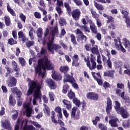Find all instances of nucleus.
<instances>
[{
	"mask_svg": "<svg viewBox=\"0 0 130 130\" xmlns=\"http://www.w3.org/2000/svg\"><path fill=\"white\" fill-rule=\"evenodd\" d=\"M70 83L72 84L74 89H79V85H78V84L76 83V80L74 79V80H73L72 82H70Z\"/></svg>",
	"mask_w": 130,
	"mask_h": 130,
	"instance_id": "obj_54",
	"label": "nucleus"
},
{
	"mask_svg": "<svg viewBox=\"0 0 130 130\" xmlns=\"http://www.w3.org/2000/svg\"><path fill=\"white\" fill-rule=\"evenodd\" d=\"M107 64L108 66V68H109L110 69H112V62H111V60L110 59L107 60Z\"/></svg>",
	"mask_w": 130,
	"mask_h": 130,
	"instance_id": "obj_58",
	"label": "nucleus"
},
{
	"mask_svg": "<svg viewBox=\"0 0 130 130\" xmlns=\"http://www.w3.org/2000/svg\"><path fill=\"white\" fill-rule=\"evenodd\" d=\"M23 126H27L28 125V121L24 120L20 121V125L21 127L23 126Z\"/></svg>",
	"mask_w": 130,
	"mask_h": 130,
	"instance_id": "obj_55",
	"label": "nucleus"
},
{
	"mask_svg": "<svg viewBox=\"0 0 130 130\" xmlns=\"http://www.w3.org/2000/svg\"><path fill=\"white\" fill-rule=\"evenodd\" d=\"M64 7L67 9V13L69 15H72V18L75 21H78L80 19V16H81V10L80 9H75L72 12V8L70 6V4L67 2H64Z\"/></svg>",
	"mask_w": 130,
	"mask_h": 130,
	"instance_id": "obj_4",
	"label": "nucleus"
},
{
	"mask_svg": "<svg viewBox=\"0 0 130 130\" xmlns=\"http://www.w3.org/2000/svg\"><path fill=\"white\" fill-rule=\"evenodd\" d=\"M84 61L85 62H86V66L90 67V57L87 56V58L85 57L84 58Z\"/></svg>",
	"mask_w": 130,
	"mask_h": 130,
	"instance_id": "obj_57",
	"label": "nucleus"
},
{
	"mask_svg": "<svg viewBox=\"0 0 130 130\" xmlns=\"http://www.w3.org/2000/svg\"><path fill=\"white\" fill-rule=\"evenodd\" d=\"M107 19H108V20L107 21V24H109V23H114V17L111 16H109Z\"/></svg>",
	"mask_w": 130,
	"mask_h": 130,
	"instance_id": "obj_50",
	"label": "nucleus"
},
{
	"mask_svg": "<svg viewBox=\"0 0 130 130\" xmlns=\"http://www.w3.org/2000/svg\"><path fill=\"white\" fill-rule=\"evenodd\" d=\"M5 69L7 70L6 77L8 78L9 75H11V73H12V68H10L9 67H5Z\"/></svg>",
	"mask_w": 130,
	"mask_h": 130,
	"instance_id": "obj_51",
	"label": "nucleus"
},
{
	"mask_svg": "<svg viewBox=\"0 0 130 130\" xmlns=\"http://www.w3.org/2000/svg\"><path fill=\"white\" fill-rule=\"evenodd\" d=\"M72 66L73 67H76L77 68V67H79L80 65V63H79V56L77 54L74 55L72 57Z\"/></svg>",
	"mask_w": 130,
	"mask_h": 130,
	"instance_id": "obj_17",
	"label": "nucleus"
},
{
	"mask_svg": "<svg viewBox=\"0 0 130 130\" xmlns=\"http://www.w3.org/2000/svg\"><path fill=\"white\" fill-rule=\"evenodd\" d=\"M23 108L25 109L26 116L27 117H30L33 110H32V108H31V107H30V104L24 103L23 104Z\"/></svg>",
	"mask_w": 130,
	"mask_h": 130,
	"instance_id": "obj_13",
	"label": "nucleus"
},
{
	"mask_svg": "<svg viewBox=\"0 0 130 130\" xmlns=\"http://www.w3.org/2000/svg\"><path fill=\"white\" fill-rule=\"evenodd\" d=\"M90 29L93 34H97L98 33V29H97V26L95 25L94 23H91L89 26Z\"/></svg>",
	"mask_w": 130,
	"mask_h": 130,
	"instance_id": "obj_26",
	"label": "nucleus"
},
{
	"mask_svg": "<svg viewBox=\"0 0 130 130\" xmlns=\"http://www.w3.org/2000/svg\"><path fill=\"white\" fill-rule=\"evenodd\" d=\"M62 102L64 105V107H66L68 110L72 109V103H71V102L64 99L62 100Z\"/></svg>",
	"mask_w": 130,
	"mask_h": 130,
	"instance_id": "obj_23",
	"label": "nucleus"
},
{
	"mask_svg": "<svg viewBox=\"0 0 130 130\" xmlns=\"http://www.w3.org/2000/svg\"><path fill=\"white\" fill-rule=\"evenodd\" d=\"M30 30L29 31V36L31 40H33L34 39V36L33 35V31H34V28L33 27L29 26Z\"/></svg>",
	"mask_w": 130,
	"mask_h": 130,
	"instance_id": "obj_40",
	"label": "nucleus"
},
{
	"mask_svg": "<svg viewBox=\"0 0 130 130\" xmlns=\"http://www.w3.org/2000/svg\"><path fill=\"white\" fill-rule=\"evenodd\" d=\"M78 109V108L77 107H73L72 109L71 110V118H74L75 120H78V119H80V114H81L80 110H78L77 111V110Z\"/></svg>",
	"mask_w": 130,
	"mask_h": 130,
	"instance_id": "obj_7",
	"label": "nucleus"
},
{
	"mask_svg": "<svg viewBox=\"0 0 130 130\" xmlns=\"http://www.w3.org/2000/svg\"><path fill=\"white\" fill-rule=\"evenodd\" d=\"M95 72L92 73V75L93 79L95 81H96L98 85H99L100 86H102L103 85V81H102V80L101 79L98 78V77L95 76Z\"/></svg>",
	"mask_w": 130,
	"mask_h": 130,
	"instance_id": "obj_25",
	"label": "nucleus"
},
{
	"mask_svg": "<svg viewBox=\"0 0 130 130\" xmlns=\"http://www.w3.org/2000/svg\"><path fill=\"white\" fill-rule=\"evenodd\" d=\"M57 34H58V28L57 27V26H55L50 32V35L48 37L49 41L47 43L48 50L49 52L51 53V54H54V50L56 52H58V49L61 48V46L60 45L53 44L54 37H55V35H57Z\"/></svg>",
	"mask_w": 130,
	"mask_h": 130,
	"instance_id": "obj_2",
	"label": "nucleus"
},
{
	"mask_svg": "<svg viewBox=\"0 0 130 130\" xmlns=\"http://www.w3.org/2000/svg\"><path fill=\"white\" fill-rule=\"evenodd\" d=\"M19 18L23 23L26 22V16H25L23 13H20L19 14Z\"/></svg>",
	"mask_w": 130,
	"mask_h": 130,
	"instance_id": "obj_53",
	"label": "nucleus"
},
{
	"mask_svg": "<svg viewBox=\"0 0 130 130\" xmlns=\"http://www.w3.org/2000/svg\"><path fill=\"white\" fill-rule=\"evenodd\" d=\"M74 75L72 73V75L66 73L64 74L63 76V83H73V81H74L75 78H74Z\"/></svg>",
	"mask_w": 130,
	"mask_h": 130,
	"instance_id": "obj_12",
	"label": "nucleus"
},
{
	"mask_svg": "<svg viewBox=\"0 0 130 130\" xmlns=\"http://www.w3.org/2000/svg\"><path fill=\"white\" fill-rule=\"evenodd\" d=\"M50 30L48 28H46V30L44 34V38H46L49 35Z\"/></svg>",
	"mask_w": 130,
	"mask_h": 130,
	"instance_id": "obj_59",
	"label": "nucleus"
},
{
	"mask_svg": "<svg viewBox=\"0 0 130 130\" xmlns=\"http://www.w3.org/2000/svg\"><path fill=\"white\" fill-rule=\"evenodd\" d=\"M96 60V58L94 57V55L92 54H90V62L91 63H91H90V67L87 66L88 68H89L90 71L92 70H95L97 67V63L95 61Z\"/></svg>",
	"mask_w": 130,
	"mask_h": 130,
	"instance_id": "obj_14",
	"label": "nucleus"
},
{
	"mask_svg": "<svg viewBox=\"0 0 130 130\" xmlns=\"http://www.w3.org/2000/svg\"><path fill=\"white\" fill-rule=\"evenodd\" d=\"M6 83L8 87L13 88V87H15L17 85V79L15 77L11 76L6 81Z\"/></svg>",
	"mask_w": 130,
	"mask_h": 130,
	"instance_id": "obj_11",
	"label": "nucleus"
},
{
	"mask_svg": "<svg viewBox=\"0 0 130 130\" xmlns=\"http://www.w3.org/2000/svg\"><path fill=\"white\" fill-rule=\"evenodd\" d=\"M99 128L101 130H107V126L104 124L100 123L98 124Z\"/></svg>",
	"mask_w": 130,
	"mask_h": 130,
	"instance_id": "obj_47",
	"label": "nucleus"
},
{
	"mask_svg": "<svg viewBox=\"0 0 130 130\" xmlns=\"http://www.w3.org/2000/svg\"><path fill=\"white\" fill-rule=\"evenodd\" d=\"M117 121H119L118 118H115L114 119H111L109 121V123L110 124L112 127H118V124Z\"/></svg>",
	"mask_w": 130,
	"mask_h": 130,
	"instance_id": "obj_20",
	"label": "nucleus"
},
{
	"mask_svg": "<svg viewBox=\"0 0 130 130\" xmlns=\"http://www.w3.org/2000/svg\"><path fill=\"white\" fill-rule=\"evenodd\" d=\"M18 59L21 67H25V66H26V61L24 58L19 57Z\"/></svg>",
	"mask_w": 130,
	"mask_h": 130,
	"instance_id": "obj_45",
	"label": "nucleus"
},
{
	"mask_svg": "<svg viewBox=\"0 0 130 130\" xmlns=\"http://www.w3.org/2000/svg\"><path fill=\"white\" fill-rule=\"evenodd\" d=\"M59 23L60 26H64V24L66 25V24H67V21L64 19H61L59 21Z\"/></svg>",
	"mask_w": 130,
	"mask_h": 130,
	"instance_id": "obj_62",
	"label": "nucleus"
},
{
	"mask_svg": "<svg viewBox=\"0 0 130 130\" xmlns=\"http://www.w3.org/2000/svg\"><path fill=\"white\" fill-rule=\"evenodd\" d=\"M26 82L28 83V89L27 91V96H30L32 95L36 91V95H37L40 97V99H37V100H39L40 103L42 102V93L41 92V89L42 88V83L37 82V80H31L30 78H26Z\"/></svg>",
	"mask_w": 130,
	"mask_h": 130,
	"instance_id": "obj_1",
	"label": "nucleus"
},
{
	"mask_svg": "<svg viewBox=\"0 0 130 130\" xmlns=\"http://www.w3.org/2000/svg\"><path fill=\"white\" fill-rule=\"evenodd\" d=\"M68 96L70 99L74 100L76 98V94L73 91V90H72V89H70L68 92Z\"/></svg>",
	"mask_w": 130,
	"mask_h": 130,
	"instance_id": "obj_32",
	"label": "nucleus"
},
{
	"mask_svg": "<svg viewBox=\"0 0 130 130\" xmlns=\"http://www.w3.org/2000/svg\"><path fill=\"white\" fill-rule=\"evenodd\" d=\"M59 44L62 47L63 49H65L66 50H67L68 49V45H67V44H66L63 42H62V41H60Z\"/></svg>",
	"mask_w": 130,
	"mask_h": 130,
	"instance_id": "obj_56",
	"label": "nucleus"
},
{
	"mask_svg": "<svg viewBox=\"0 0 130 130\" xmlns=\"http://www.w3.org/2000/svg\"><path fill=\"white\" fill-rule=\"evenodd\" d=\"M8 103L9 105H11V106H15V105H16V100H15L13 95H10L9 96Z\"/></svg>",
	"mask_w": 130,
	"mask_h": 130,
	"instance_id": "obj_28",
	"label": "nucleus"
},
{
	"mask_svg": "<svg viewBox=\"0 0 130 130\" xmlns=\"http://www.w3.org/2000/svg\"><path fill=\"white\" fill-rule=\"evenodd\" d=\"M122 126L128 128L130 127V121L129 120H125L122 122Z\"/></svg>",
	"mask_w": 130,
	"mask_h": 130,
	"instance_id": "obj_36",
	"label": "nucleus"
},
{
	"mask_svg": "<svg viewBox=\"0 0 130 130\" xmlns=\"http://www.w3.org/2000/svg\"><path fill=\"white\" fill-rule=\"evenodd\" d=\"M98 3H101L102 4H111V0H95Z\"/></svg>",
	"mask_w": 130,
	"mask_h": 130,
	"instance_id": "obj_52",
	"label": "nucleus"
},
{
	"mask_svg": "<svg viewBox=\"0 0 130 130\" xmlns=\"http://www.w3.org/2000/svg\"><path fill=\"white\" fill-rule=\"evenodd\" d=\"M55 111L58 113V118H62V113H61V108L59 106L56 107L55 109Z\"/></svg>",
	"mask_w": 130,
	"mask_h": 130,
	"instance_id": "obj_29",
	"label": "nucleus"
},
{
	"mask_svg": "<svg viewBox=\"0 0 130 130\" xmlns=\"http://www.w3.org/2000/svg\"><path fill=\"white\" fill-rule=\"evenodd\" d=\"M3 126L6 129L13 130V128L11 126V123L9 120H5L4 123H3Z\"/></svg>",
	"mask_w": 130,
	"mask_h": 130,
	"instance_id": "obj_24",
	"label": "nucleus"
},
{
	"mask_svg": "<svg viewBox=\"0 0 130 130\" xmlns=\"http://www.w3.org/2000/svg\"><path fill=\"white\" fill-rule=\"evenodd\" d=\"M8 44H10V45H15V44H17L18 42L17 41H15L13 38H11L9 39L8 40Z\"/></svg>",
	"mask_w": 130,
	"mask_h": 130,
	"instance_id": "obj_39",
	"label": "nucleus"
},
{
	"mask_svg": "<svg viewBox=\"0 0 130 130\" xmlns=\"http://www.w3.org/2000/svg\"><path fill=\"white\" fill-rule=\"evenodd\" d=\"M112 110V101L110 98L107 99V106L106 107V111L107 114H110V111Z\"/></svg>",
	"mask_w": 130,
	"mask_h": 130,
	"instance_id": "obj_15",
	"label": "nucleus"
},
{
	"mask_svg": "<svg viewBox=\"0 0 130 130\" xmlns=\"http://www.w3.org/2000/svg\"><path fill=\"white\" fill-rule=\"evenodd\" d=\"M94 7L98 10V11H103L104 10V7L102 6V4H100L99 3L94 2Z\"/></svg>",
	"mask_w": 130,
	"mask_h": 130,
	"instance_id": "obj_30",
	"label": "nucleus"
},
{
	"mask_svg": "<svg viewBox=\"0 0 130 130\" xmlns=\"http://www.w3.org/2000/svg\"><path fill=\"white\" fill-rule=\"evenodd\" d=\"M114 108L117 113L121 114L122 118L125 119L128 117V113L123 107H120V103L117 101L115 102Z\"/></svg>",
	"mask_w": 130,
	"mask_h": 130,
	"instance_id": "obj_5",
	"label": "nucleus"
},
{
	"mask_svg": "<svg viewBox=\"0 0 130 130\" xmlns=\"http://www.w3.org/2000/svg\"><path fill=\"white\" fill-rule=\"evenodd\" d=\"M11 91L13 94H16L18 98H21V96H22V93L21 92V90H20L18 87H12L11 88Z\"/></svg>",
	"mask_w": 130,
	"mask_h": 130,
	"instance_id": "obj_18",
	"label": "nucleus"
},
{
	"mask_svg": "<svg viewBox=\"0 0 130 130\" xmlns=\"http://www.w3.org/2000/svg\"><path fill=\"white\" fill-rule=\"evenodd\" d=\"M23 130H36V128L32 125L23 126Z\"/></svg>",
	"mask_w": 130,
	"mask_h": 130,
	"instance_id": "obj_41",
	"label": "nucleus"
},
{
	"mask_svg": "<svg viewBox=\"0 0 130 130\" xmlns=\"http://www.w3.org/2000/svg\"><path fill=\"white\" fill-rule=\"evenodd\" d=\"M70 86L68 84H66L63 86L62 92L63 94H67L68 90H69Z\"/></svg>",
	"mask_w": 130,
	"mask_h": 130,
	"instance_id": "obj_42",
	"label": "nucleus"
},
{
	"mask_svg": "<svg viewBox=\"0 0 130 130\" xmlns=\"http://www.w3.org/2000/svg\"><path fill=\"white\" fill-rule=\"evenodd\" d=\"M47 83L48 84V86L51 90H55L56 89L57 86L55 82L53 81L52 79H47Z\"/></svg>",
	"mask_w": 130,
	"mask_h": 130,
	"instance_id": "obj_16",
	"label": "nucleus"
},
{
	"mask_svg": "<svg viewBox=\"0 0 130 130\" xmlns=\"http://www.w3.org/2000/svg\"><path fill=\"white\" fill-rule=\"evenodd\" d=\"M55 10H56L57 13H58V15H61V14H62V13H63L62 10H61V8H60V7H56Z\"/></svg>",
	"mask_w": 130,
	"mask_h": 130,
	"instance_id": "obj_61",
	"label": "nucleus"
},
{
	"mask_svg": "<svg viewBox=\"0 0 130 130\" xmlns=\"http://www.w3.org/2000/svg\"><path fill=\"white\" fill-rule=\"evenodd\" d=\"M76 35H77L76 38L78 42H81L82 43H84L83 41H84V42H86V41H87V37L84 35V33H83V31H81L80 29L77 28L76 29Z\"/></svg>",
	"mask_w": 130,
	"mask_h": 130,
	"instance_id": "obj_6",
	"label": "nucleus"
},
{
	"mask_svg": "<svg viewBox=\"0 0 130 130\" xmlns=\"http://www.w3.org/2000/svg\"><path fill=\"white\" fill-rule=\"evenodd\" d=\"M26 46L27 47V48H30L31 46H33L34 45V41H28L25 43Z\"/></svg>",
	"mask_w": 130,
	"mask_h": 130,
	"instance_id": "obj_48",
	"label": "nucleus"
},
{
	"mask_svg": "<svg viewBox=\"0 0 130 130\" xmlns=\"http://www.w3.org/2000/svg\"><path fill=\"white\" fill-rule=\"evenodd\" d=\"M20 124H21V119L18 118L17 120L16 124H15L14 130H19V128H20Z\"/></svg>",
	"mask_w": 130,
	"mask_h": 130,
	"instance_id": "obj_46",
	"label": "nucleus"
},
{
	"mask_svg": "<svg viewBox=\"0 0 130 130\" xmlns=\"http://www.w3.org/2000/svg\"><path fill=\"white\" fill-rule=\"evenodd\" d=\"M86 98L89 99V100H92L93 101H98L99 94L94 92H89L86 94Z\"/></svg>",
	"mask_w": 130,
	"mask_h": 130,
	"instance_id": "obj_10",
	"label": "nucleus"
},
{
	"mask_svg": "<svg viewBox=\"0 0 130 130\" xmlns=\"http://www.w3.org/2000/svg\"><path fill=\"white\" fill-rule=\"evenodd\" d=\"M71 42L73 43V45H77V40L76 39V36L74 34H71L70 35Z\"/></svg>",
	"mask_w": 130,
	"mask_h": 130,
	"instance_id": "obj_38",
	"label": "nucleus"
},
{
	"mask_svg": "<svg viewBox=\"0 0 130 130\" xmlns=\"http://www.w3.org/2000/svg\"><path fill=\"white\" fill-rule=\"evenodd\" d=\"M90 12L92 15V17H93L94 19H95V20H97V19H99V14H98L97 13H96V11H94V9H91Z\"/></svg>",
	"mask_w": 130,
	"mask_h": 130,
	"instance_id": "obj_35",
	"label": "nucleus"
},
{
	"mask_svg": "<svg viewBox=\"0 0 130 130\" xmlns=\"http://www.w3.org/2000/svg\"><path fill=\"white\" fill-rule=\"evenodd\" d=\"M124 45L125 48L128 49V50H130V42L129 41L127 40H125L124 42Z\"/></svg>",
	"mask_w": 130,
	"mask_h": 130,
	"instance_id": "obj_43",
	"label": "nucleus"
},
{
	"mask_svg": "<svg viewBox=\"0 0 130 130\" xmlns=\"http://www.w3.org/2000/svg\"><path fill=\"white\" fill-rule=\"evenodd\" d=\"M90 50L93 54H95V53H97L98 52V46L97 45L94 46V47H92L90 49Z\"/></svg>",
	"mask_w": 130,
	"mask_h": 130,
	"instance_id": "obj_49",
	"label": "nucleus"
},
{
	"mask_svg": "<svg viewBox=\"0 0 130 130\" xmlns=\"http://www.w3.org/2000/svg\"><path fill=\"white\" fill-rule=\"evenodd\" d=\"M87 51H90L91 50V45L90 44H86L84 46Z\"/></svg>",
	"mask_w": 130,
	"mask_h": 130,
	"instance_id": "obj_64",
	"label": "nucleus"
},
{
	"mask_svg": "<svg viewBox=\"0 0 130 130\" xmlns=\"http://www.w3.org/2000/svg\"><path fill=\"white\" fill-rule=\"evenodd\" d=\"M59 71L60 73H63V74L65 75L66 74H67L69 71H70V68L68 65L61 66L59 67Z\"/></svg>",
	"mask_w": 130,
	"mask_h": 130,
	"instance_id": "obj_22",
	"label": "nucleus"
},
{
	"mask_svg": "<svg viewBox=\"0 0 130 130\" xmlns=\"http://www.w3.org/2000/svg\"><path fill=\"white\" fill-rule=\"evenodd\" d=\"M51 118L52 119V122L56 125V124H60V126H64V123L61 120H58V121L55 119V117L54 116H51Z\"/></svg>",
	"mask_w": 130,
	"mask_h": 130,
	"instance_id": "obj_21",
	"label": "nucleus"
},
{
	"mask_svg": "<svg viewBox=\"0 0 130 130\" xmlns=\"http://www.w3.org/2000/svg\"><path fill=\"white\" fill-rule=\"evenodd\" d=\"M5 23L6 26H10L11 25V18L9 16L4 17Z\"/></svg>",
	"mask_w": 130,
	"mask_h": 130,
	"instance_id": "obj_37",
	"label": "nucleus"
},
{
	"mask_svg": "<svg viewBox=\"0 0 130 130\" xmlns=\"http://www.w3.org/2000/svg\"><path fill=\"white\" fill-rule=\"evenodd\" d=\"M117 87L119 89H121V90H123V89H124V84H123L122 83H118L117 84Z\"/></svg>",
	"mask_w": 130,
	"mask_h": 130,
	"instance_id": "obj_63",
	"label": "nucleus"
},
{
	"mask_svg": "<svg viewBox=\"0 0 130 130\" xmlns=\"http://www.w3.org/2000/svg\"><path fill=\"white\" fill-rule=\"evenodd\" d=\"M38 67L35 69L36 74H39L41 73L42 70H47L50 71L54 69V66L52 64L51 61L48 59V58H42L41 59H39L38 61Z\"/></svg>",
	"mask_w": 130,
	"mask_h": 130,
	"instance_id": "obj_3",
	"label": "nucleus"
},
{
	"mask_svg": "<svg viewBox=\"0 0 130 130\" xmlns=\"http://www.w3.org/2000/svg\"><path fill=\"white\" fill-rule=\"evenodd\" d=\"M18 38L19 39H22V41L23 42H25L26 41V37H25V35H24V33H23V31H20L18 33Z\"/></svg>",
	"mask_w": 130,
	"mask_h": 130,
	"instance_id": "obj_33",
	"label": "nucleus"
},
{
	"mask_svg": "<svg viewBox=\"0 0 130 130\" xmlns=\"http://www.w3.org/2000/svg\"><path fill=\"white\" fill-rule=\"evenodd\" d=\"M114 74H115V70H109L104 73V77H110L113 79L114 78Z\"/></svg>",
	"mask_w": 130,
	"mask_h": 130,
	"instance_id": "obj_19",
	"label": "nucleus"
},
{
	"mask_svg": "<svg viewBox=\"0 0 130 130\" xmlns=\"http://www.w3.org/2000/svg\"><path fill=\"white\" fill-rule=\"evenodd\" d=\"M7 9L8 12L10 13L11 16H13V17H16V13H15L14 10L12 9L11 7H10V4L9 3H7Z\"/></svg>",
	"mask_w": 130,
	"mask_h": 130,
	"instance_id": "obj_27",
	"label": "nucleus"
},
{
	"mask_svg": "<svg viewBox=\"0 0 130 130\" xmlns=\"http://www.w3.org/2000/svg\"><path fill=\"white\" fill-rule=\"evenodd\" d=\"M37 35L38 38H41L43 35V29L41 27H39L37 30Z\"/></svg>",
	"mask_w": 130,
	"mask_h": 130,
	"instance_id": "obj_34",
	"label": "nucleus"
},
{
	"mask_svg": "<svg viewBox=\"0 0 130 130\" xmlns=\"http://www.w3.org/2000/svg\"><path fill=\"white\" fill-rule=\"evenodd\" d=\"M121 14L123 15V19H125V23L127 28H130V18L128 17V12L122 10Z\"/></svg>",
	"mask_w": 130,
	"mask_h": 130,
	"instance_id": "obj_9",
	"label": "nucleus"
},
{
	"mask_svg": "<svg viewBox=\"0 0 130 130\" xmlns=\"http://www.w3.org/2000/svg\"><path fill=\"white\" fill-rule=\"evenodd\" d=\"M73 102L74 104H75V105L77 106V107H80V105H81V102H80V100H78V98H74L73 100Z\"/></svg>",
	"mask_w": 130,
	"mask_h": 130,
	"instance_id": "obj_44",
	"label": "nucleus"
},
{
	"mask_svg": "<svg viewBox=\"0 0 130 130\" xmlns=\"http://www.w3.org/2000/svg\"><path fill=\"white\" fill-rule=\"evenodd\" d=\"M34 16L35 18L37 19H41V14L38 12H36L34 13Z\"/></svg>",
	"mask_w": 130,
	"mask_h": 130,
	"instance_id": "obj_60",
	"label": "nucleus"
},
{
	"mask_svg": "<svg viewBox=\"0 0 130 130\" xmlns=\"http://www.w3.org/2000/svg\"><path fill=\"white\" fill-rule=\"evenodd\" d=\"M51 71H52L51 77L53 80H55L57 82L62 80V76H61V74L59 72H57L54 69L51 70Z\"/></svg>",
	"mask_w": 130,
	"mask_h": 130,
	"instance_id": "obj_8",
	"label": "nucleus"
},
{
	"mask_svg": "<svg viewBox=\"0 0 130 130\" xmlns=\"http://www.w3.org/2000/svg\"><path fill=\"white\" fill-rule=\"evenodd\" d=\"M33 97L34 99L32 100V103L34 105H36V103H37V99H40V96L39 95H36V91L35 90V91H34V94H33Z\"/></svg>",
	"mask_w": 130,
	"mask_h": 130,
	"instance_id": "obj_31",
	"label": "nucleus"
}]
</instances>
